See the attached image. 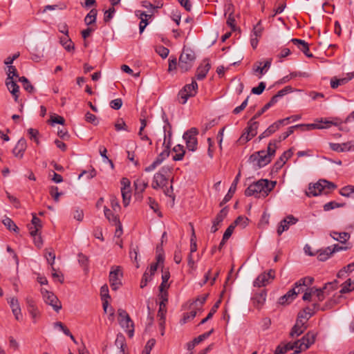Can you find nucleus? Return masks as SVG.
<instances>
[{"instance_id":"obj_1","label":"nucleus","mask_w":354,"mask_h":354,"mask_svg":"<svg viewBox=\"0 0 354 354\" xmlns=\"http://www.w3.org/2000/svg\"><path fill=\"white\" fill-rule=\"evenodd\" d=\"M275 185V181L261 179L250 185L245 190V195L247 196H254L256 198H265L274 189Z\"/></svg>"},{"instance_id":"obj_2","label":"nucleus","mask_w":354,"mask_h":354,"mask_svg":"<svg viewBox=\"0 0 354 354\" xmlns=\"http://www.w3.org/2000/svg\"><path fill=\"white\" fill-rule=\"evenodd\" d=\"M196 59L194 50L184 48L179 57L178 67L182 72H187L192 68Z\"/></svg>"},{"instance_id":"obj_3","label":"nucleus","mask_w":354,"mask_h":354,"mask_svg":"<svg viewBox=\"0 0 354 354\" xmlns=\"http://www.w3.org/2000/svg\"><path fill=\"white\" fill-rule=\"evenodd\" d=\"M171 168L169 166L162 167L160 171L153 176L151 187L154 189L163 188L167 186L168 183L167 175L170 172Z\"/></svg>"},{"instance_id":"obj_4","label":"nucleus","mask_w":354,"mask_h":354,"mask_svg":"<svg viewBox=\"0 0 354 354\" xmlns=\"http://www.w3.org/2000/svg\"><path fill=\"white\" fill-rule=\"evenodd\" d=\"M198 84L193 80L191 84H186L178 93L179 102L185 104L189 97H194L197 93Z\"/></svg>"},{"instance_id":"obj_5","label":"nucleus","mask_w":354,"mask_h":354,"mask_svg":"<svg viewBox=\"0 0 354 354\" xmlns=\"http://www.w3.org/2000/svg\"><path fill=\"white\" fill-rule=\"evenodd\" d=\"M249 160L253 164L254 168L257 169L270 163L272 158L270 157L266 151L262 150L252 154L250 156Z\"/></svg>"},{"instance_id":"obj_6","label":"nucleus","mask_w":354,"mask_h":354,"mask_svg":"<svg viewBox=\"0 0 354 354\" xmlns=\"http://www.w3.org/2000/svg\"><path fill=\"white\" fill-rule=\"evenodd\" d=\"M325 127H326L317 123L308 124H297L289 127L286 132L282 133L279 136V139L277 140V142H280L281 141L286 140L289 136L293 133L294 129L297 128H301L303 131H310L313 129H324Z\"/></svg>"},{"instance_id":"obj_7","label":"nucleus","mask_w":354,"mask_h":354,"mask_svg":"<svg viewBox=\"0 0 354 354\" xmlns=\"http://www.w3.org/2000/svg\"><path fill=\"white\" fill-rule=\"evenodd\" d=\"M198 133V131L195 127H192L184 133L183 138L189 151H195L197 149L198 141L196 136Z\"/></svg>"},{"instance_id":"obj_8","label":"nucleus","mask_w":354,"mask_h":354,"mask_svg":"<svg viewBox=\"0 0 354 354\" xmlns=\"http://www.w3.org/2000/svg\"><path fill=\"white\" fill-rule=\"evenodd\" d=\"M41 292L45 303L51 306L55 311L59 312L62 308V304L57 297L47 290L41 289Z\"/></svg>"},{"instance_id":"obj_9","label":"nucleus","mask_w":354,"mask_h":354,"mask_svg":"<svg viewBox=\"0 0 354 354\" xmlns=\"http://www.w3.org/2000/svg\"><path fill=\"white\" fill-rule=\"evenodd\" d=\"M275 277V271L270 269L268 272L259 274L253 282L254 287H263L269 284Z\"/></svg>"},{"instance_id":"obj_10","label":"nucleus","mask_w":354,"mask_h":354,"mask_svg":"<svg viewBox=\"0 0 354 354\" xmlns=\"http://www.w3.org/2000/svg\"><path fill=\"white\" fill-rule=\"evenodd\" d=\"M118 313H120L122 315H123L124 317H126V319H119L118 322L121 327L126 330L129 337H132L134 333V325L133 321L126 310L120 308L118 310Z\"/></svg>"},{"instance_id":"obj_11","label":"nucleus","mask_w":354,"mask_h":354,"mask_svg":"<svg viewBox=\"0 0 354 354\" xmlns=\"http://www.w3.org/2000/svg\"><path fill=\"white\" fill-rule=\"evenodd\" d=\"M317 334L314 331H308L304 336H303L299 342V353L301 351L307 350L311 345L315 342Z\"/></svg>"},{"instance_id":"obj_12","label":"nucleus","mask_w":354,"mask_h":354,"mask_svg":"<svg viewBox=\"0 0 354 354\" xmlns=\"http://www.w3.org/2000/svg\"><path fill=\"white\" fill-rule=\"evenodd\" d=\"M119 275L122 277V274L119 268L111 270L109 274L110 285L113 290H117L122 285L121 279Z\"/></svg>"},{"instance_id":"obj_13","label":"nucleus","mask_w":354,"mask_h":354,"mask_svg":"<svg viewBox=\"0 0 354 354\" xmlns=\"http://www.w3.org/2000/svg\"><path fill=\"white\" fill-rule=\"evenodd\" d=\"M298 221V218H295L292 215H288L285 218H283L279 223L277 228V234L278 235H281V234L289 229L290 225H294L297 223Z\"/></svg>"},{"instance_id":"obj_14","label":"nucleus","mask_w":354,"mask_h":354,"mask_svg":"<svg viewBox=\"0 0 354 354\" xmlns=\"http://www.w3.org/2000/svg\"><path fill=\"white\" fill-rule=\"evenodd\" d=\"M228 209L227 207H223L216 215L215 219L212 221V226L211 227V232L215 233L218 230V225L223 222L224 218L227 216Z\"/></svg>"},{"instance_id":"obj_15","label":"nucleus","mask_w":354,"mask_h":354,"mask_svg":"<svg viewBox=\"0 0 354 354\" xmlns=\"http://www.w3.org/2000/svg\"><path fill=\"white\" fill-rule=\"evenodd\" d=\"M308 328L305 322H301L300 320H296L293 327L291 328L289 336L291 338L297 337L301 335Z\"/></svg>"},{"instance_id":"obj_16","label":"nucleus","mask_w":354,"mask_h":354,"mask_svg":"<svg viewBox=\"0 0 354 354\" xmlns=\"http://www.w3.org/2000/svg\"><path fill=\"white\" fill-rule=\"evenodd\" d=\"M6 84L9 90V91L12 93L15 98V101L17 102L19 98V87L12 79V76L8 75L6 80Z\"/></svg>"},{"instance_id":"obj_17","label":"nucleus","mask_w":354,"mask_h":354,"mask_svg":"<svg viewBox=\"0 0 354 354\" xmlns=\"http://www.w3.org/2000/svg\"><path fill=\"white\" fill-rule=\"evenodd\" d=\"M314 281L313 277H306L300 279L298 281L295 283V286L293 288H295L296 295H297L299 292H303L304 288L310 286Z\"/></svg>"},{"instance_id":"obj_18","label":"nucleus","mask_w":354,"mask_h":354,"mask_svg":"<svg viewBox=\"0 0 354 354\" xmlns=\"http://www.w3.org/2000/svg\"><path fill=\"white\" fill-rule=\"evenodd\" d=\"M162 118L165 122V125L163 127V130L165 133L163 145H165L168 140H169V142H171L172 136L171 125L169 123L168 118L165 112H162Z\"/></svg>"},{"instance_id":"obj_19","label":"nucleus","mask_w":354,"mask_h":354,"mask_svg":"<svg viewBox=\"0 0 354 354\" xmlns=\"http://www.w3.org/2000/svg\"><path fill=\"white\" fill-rule=\"evenodd\" d=\"M241 176V173L239 172L236 176L235 177L234 181L232 182L227 194L225 196L223 201L220 203V206H223L224 204H225L227 202H228L233 196V194H234L236 189V185L239 180V178Z\"/></svg>"},{"instance_id":"obj_20","label":"nucleus","mask_w":354,"mask_h":354,"mask_svg":"<svg viewBox=\"0 0 354 354\" xmlns=\"http://www.w3.org/2000/svg\"><path fill=\"white\" fill-rule=\"evenodd\" d=\"M291 42H292L295 46H297V48L302 51L306 56L308 57H313V54L310 53L309 50V46L307 42H306L304 40L299 39H292L290 40Z\"/></svg>"},{"instance_id":"obj_21","label":"nucleus","mask_w":354,"mask_h":354,"mask_svg":"<svg viewBox=\"0 0 354 354\" xmlns=\"http://www.w3.org/2000/svg\"><path fill=\"white\" fill-rule=\"evenodd\" d=\"M210 64L207 61L204 60L203 62L198 67L196 73V77L198 80H203L210 69Z\"/></svg>"},{"instance_id":"obj_22","label":"nucleus","mask_w":354,"mask_h":354,"mask_svg":"<svg viewBox=\"0 0 354 354\" xmlns=\"http://www.w3.org/2000/svg\"><path fill=\"white\" fill-rule=\"evenodd\" d=\"M8 304L12 309V313L17 320H20L22 317L21 308L18 299L15 297L10 298Z\"/></svg>"},{"instance_id":"obj_23","label":"nucleus","mask_w":354,"mask_h":354,"mask_svg":"<svg viewBox=\"0 0 354 354\" xmlns=\"http://www.w3.org/2000/svg\"><path fill=\"white\" fill-rule=\"evenodd\" d=\"M322 194H324V188L323 184L320 183V180L313 185H309L308 192H306L308 196H316Z\"/></svg>"},{"instance_id":"obj_24","label":"nucleus","mask_w":354,"mask_h":354,"mask_svg":"<svg viewBox=\"0 0 354 354\" xmlns=\"http://www.w3.org/2000/svg\"><path fill=\"white\" fill-rule=\"evenodd\" d=\"M26 147L27 145L26 140L23 138L19 139L13 149V154L16 157L21 158L24 156V151H26Z\"/></svg>"},{"instance_id":"obj_25","label":"nucleus","mask_w":354,"mask_h":354,"mask_svg":"<svg viewBox=\"0 0 354 354\" xmlns=\"http://www.w3.org/2000/svg\"><path fill=\"white\" fill-rule=\"evenodd\" d=\"M104 216L106 218L109 220V222L112 223L113 225H118V229L116 230V233H118L119 231L120 234L122 233V226L120 223L118 217L113 214L111 209L109 208L104 207Z\"/></svg>"},{"instance_id":"obj_26","label":"nucleus","mask_w":354,"mask_h":354,"mask_svg":"<svg viewBox=\"0 0 354 354\" xmlns=\"http://www.w3.org/2000/svg\"><path fill=\"white\" fill-rule=\"evenodd\" d=\"M267 292L266 290H262L261 292L256 293L252 297V301L254 306L257 308H261L265 303L266 299Z\"/></svg>"},{"instance_id":"obj_27","label":"nucleus","mask_w":354,"mask_h":354,"mask_svg":"<svg viewBox=\"0 0 354 354\" xmlns=\"http://www.w3.org/2000/svg\"><path fill=\"white\" fill-rule=\"evenodd\" d=\"M32 226L30 227V234L35 237L37 236L38 231L41 228V220L37 217L36 214L32 213Z\"/></svg>"},{"instance_id":"obj_28","label":"nucleus","mask_w":354,"mask_h":354,"mask_svg":"<svg viewBox=\"0 0 354 354\" xmlns=\"http://www.w3.org/2000/svg\"><path fill=\"white\" fill-rule=\"evenodd\" d=\"M337 281L335 280L333 282L328 283L325 284V286L322 288H319V291L317 292L315 297L317 298V301H322L324 299V290L326 289L330 288V290H334L336 288Z\"/></svg>"},{"instance_id":"obj_29","label":"nucleus","mask_w":354,"mask_h":354,"mask_svg":"<svg viewBox=\"0 0 354 354\" xmlns=\"http://www.w3.org/2000/svg\"><path fill=\"white\" fill-rule=\"evenodd\" d=\"M293 151L292 149H288L284 151L279 157V160L275 162L274 167L277 169H281L286 162L292 156Z\"/></svg>"},{"instance_id":"obj_30","label":"nucleus","mask_w":354,"mask_h":354,"mask_svg":"<svg viewBox=\"0 0 354 354\" xmlns=\"http://www.w3.org/2000/svg\"><path fill=\"white\" fill-rule=\"evenodd\" d=\"M134 186L136 188V196L140 195V197H142V193L148 186V182L140 178L134 181Z\"/></svg>"},{"instance_id":"obj_31","label":"nucleus","mask_w":354,"mask_h":354,"mask_svg":"<svg viewBox=\"0 0 354 354\" xmlns=\"http://www.w3.org/2000/svg\"><path fill=\"white\" fill-rule=\"evenodd\" d=\"M295 296H297L295 288H292L288 291L286 294L280 297L279 303L282 305L289 304L295 299Z\"/></svg>"},{"instance_id":"obj_32","label":"nucleus","mask_w":354,"mask_h":354,"mask_svg":"<svg viewBox=\"0 0 354 354\" xmlns=\"http://www.w3.org/2000/svg\"><path fill=\"white\" fill-rule=\"evenodd\" d=\"M173 151L176 153V155L173 156V160L174 161H179L183 159L185 154V149L183 145H176L173 148Z\"/></svg>"},{"instance_id":"obj_33","label":"nucleus","mask_w":354,"mask_h":354,"mask_svg":"<svg viewBox=\"0 0 354 354\" xmlns=\"http://www.w3.org/2000/svg\"><path fill=\"white\" fill-rule=\"evenodd\" d=\"M259 127V122H256L253 120H250L248 122V126L245 128V131L248 133H250V136L254 138L257 133V129Z\"/></svg>"},{"instance_id":"obj_34","label":"nucleus","mask_w":354,"mask_h":354,"mask_svg":"<svg viewBox=\"0 0 354 354\" xmlns=\"http://www.w3.org/2000/svg\"><path fill=\"white\" fill-rule=\"evenodd\" d=\"M333 254L331 248L328 247L318 251L317 259L321 261H326Z\"/></svg>"},{"instance_id":"obj_35","label":"nucleus","mask_w":354,"mask_h":354,"mask_svg":"<svg viewBox=\"0 0 354 354\" xmlns=\"http://www.w3.org/2000/svg\"><path fill=\"white\" fill-rule=\"evenodd\" d=\"M277 125L275 124L274 122L270 126H269L259 136V139L261 140L263 138L269 137L272 134H273L274 132H276L278 130Z\"/></svg>"},{"instance_id":"obj_36","label":"nucleus","mask_w":354,"mask_h":354,"mask_svg":"<svg viewBox=\"0 0 354 354\" xmlns=\"http://www.w3.org/2000/svg\"><path fill=\"white\" fill-rule=\"evenodd\" d=\"M331 236L335 240H337V241L344 243L350 238V234L348 233H347V232H334L331 234Z\"/></svg>"},{"instance_id":"obj_37","label":"nucleus","mask_w":354,"mask_h":354,"mask_svg":"<svg viewBox=\"0 0 354 354\" xmlns=\"http://www.w3.org/2000/svg\"><path fill=\"white\" fill-rule=\"evenodd\" d=\"M330 148L335 151L344 152L348 151V142L344 143H330Z\"/></svg>"},{"instance_id":"obj_38","label":"nucleus","mask_w":354,"mask_h":354,"mask_svg":"<svg viewBox=\"0 0 354 354\" xmlns=\"http://www.w3.org/2000/svg\"><path fill=\"white\" fill-rule=\"evenodd\" d=\"M354 77V75L349 77L348 78H341V79H332L330 80V86L333 88H337L339 85H343L346 84L349 80H351Z\"/></svg>"},{"instance_id":"obj_39","label":"nucleus","mask_w":354,"mask_h":354,"mask_svg":"<svg viewBox=\"0 0 354 354\" xmlns=\"http://www.w3.org/2000/svg\"><path fill=\"white\" fill-rule=\"evenodd\" d=\"M320 183L323 184L324 194H328L330 191L336 189L337 185L332 182L326 180H320Z\"/></svg>"},{"instance_id":"obj_40","label":"nucleus","mask_w":354,"mask_h":354,"mask_svg":"<svg viewBox=\"0 0 354 354\" xmlns=\"http://www.w3.org/2000/svg\"><path fill=\"white\" fill-rule=\"evenodd\" d=\"M165 145V148L164 149V150L156 158V160H160V164L165 158H167L169 156L170 153L169 149L171 146V142H169V140H168Z\"/></svg>"},{"instance_id":"obj_41","label":"nucleus","mask_w":354,"mask_h":354,"mask_svg":"<svg viewBox=\"0 0 354 354\" xmlns=\"http://www.w3.org/2000/svg\"><path fill=\"white\" fill-rule=\"evenodd\" d=\"M354 290V280L347 279L344 283L340 290V293L344 294Z\"/></svg>"},{"instance_id":"obj_42","label":"nucleus","mask_w":354,"mask_h":354,"mask_svg":"<svg viewBox=\"0 0 354 354\" xmlns=\"http://www.w3.org/2000/svg\"><path fill=\"white\" fill-rule=\"evenodd\" d=\"M97 17V10L95 9H92L90 12L86 15L84 18V22L86 25H91L95 22Z\"/></svg>"},{"instance_id":"obj_43","label":"nucleus","mask_w":354,"mask_h":354,"mask_svg":"<svg viewBox=\"0 0 354 354\" xmlns=\"http://www.w3.org/2000/svg\"><path fill=\"white\" fill-rule=\"evenodd\" d=\"M3 223L10 231H14L15 232L19 231V227L15 225L13 221L8 217H6L3 220Z\"/></svg>"},{"instance_id":"obj_44","label":"nucleus","mask_w":354,"mask_h":354,"mask_svg":"<svg viewBox=\"0 0 354 354\" xmlns=\"http://www.w3.org/2000/svg\"><path fill=\"white\" fill-rule=\"evenodd\" d=\"M261 62L259 63V66H258L254 70L255 72H259L260 73V77L263 75L270 67L271 66V60H266L263 66H261Z\"/></svg>"},{"instance_id":"obj_45","label":"nucleus","mask_w":354,"mask_h":354,"mask_svg":"<svg viewBox=\"0 0 354 354\" xmlns=\"http://www.w3.org/2000/svg\"><path fill=\"white\" fill-rule=\"evenodd\" d=\"M121 194L122 196V203L124 207L129 205L131 201V192L130 190H127L125 187L121 188Z\"/></svg>"},{"instance_id":"obj_46","label":"nucleus","mask_w":354,"mask_h":354,"mask_svg":"<svg viewBox=\"0 0 354 354\" xmlns=\"http://www.w3.org/2000/svg\"><path fill=\"white\" fill-rule=\"evenodd\" d=\"M19 81L22 83L24 88L29 93H32L34 87L26 77H19Z\"/></svg>"},{"instance_id":"obj_47","label":"nucleus","mask_w":354,"mask_h":354,"mask_svg":"<svg viewBox=\"0 0 354 354\" xmlns=\"http://www.w3.org/2000/svg\"><path fill=\"white\" fill-rule=\"evenodd\" d=\"M61 43L67 51H71L75 48L73 41L71 39L68 38V36L64 38H61Z\"/></svg>"},{"instance_id":"obj_48","label":"nucleus","mask_w":354,"mask_h":354,"mask_svg":"<svg viewBox=\"0 0 354 354\" xmlns=\"http://www.w3.org/2000/svg\"><path fill=\"white\" fill-rule=\"evenodd\" d=\"M277 140H273L268 144L266 153L270 156V158L274 156L275 154L276 149L277 148Z\"/></svg>"},{"instance_id":"obj_49","label":"nucleus","mask_w":354,"mask_h":354,"mask_svg":"<svg viewBox=\"0 0 354 354\" xmlns=\"http://www.w3.org/2000/svg\"><path fill=\"white\" fill-rule=\"evenodd\" d=\"M213 332L214 329H211L209 331L200 335L197 337L194 338L193 340L194 341V343L196 344V345H198V344L208 338Z\"/></svg>"},{"instance_id":"obj_50","label":"nucleus","mask_w":354,"mask_h":354,"mask_svg":"<svg viewBox=\"0 0 354 354\" xmlns=\"http://www.w3.org/2000/svg\"><path fill=\"white\" fill-rule=\"evenodd\" d=\"M353 193H354V187L353 186H346L339 191V194L346 197H350Z\"/></svg>"},{"instance_id":"obj_51","label":"nucleus","mask_w":354,"mask_h":354,"mask_svg":"<svg viewBox=\"0 0 354 354\" xmlns=\"http://www.w3.org/2000/svg\"><path fill=\"white\" fill-rule=\"evenodd\" d=\"M115 128L117 131H120L121 130L129 131L126 123L122 118H119L116 121L115 123Z\"/></svg>"},{"instance_id":"obj_52","label":"nucleus","mask_w":354,"mask_h":354,"mask_svg":"<svg viewBox=\"0 0 354 354\" xmlns=\"http://www.w3.org/2000/svg\"><path fill=\"white\" fill-rule=\"evenodd\" d=\"M263 27L261 25V22H258L253 28L252 34L254 37H261L263 32Z\"/></svg>"},{"instance_id":"obj_53","label":"nucleus","mask_w":354,"mask_h":354,"mask_svg":"<svg viewBox=\"0 0 354 354\" xmlns=\"http://www.w3.org/2000/svg\"><path fill=\"white\" fill-rule=\"evenodd\" d=\"M50 194L53 198V199L55 202H58L59 198L62 194V193L58 192L57 187L52 186L50 188Z\"/></svg>"},{"instance_id":"obj_54","label":"nucleus","mask_w":354,"mask_h":354,"mask_svg":"<svg viewBox=\"0 0 354 354\" xmlns=\"http://www.w3.org/2000/svg\"><path fill=\"white\" fill-rule=\"evenodd\" d=\"M192 237L190 239L191 245H190V253L189 254H192L193 252H195L197 250V245H196V235H195L194 227L192 225Z\"/></svg>"},{"instance_id":"obj_55","label":"nucleus","mask_w":354,"mask_h":354,"mask_svg":"<svg viewBox=\"0 0 354 354\" xmlns=\"http://www.w3.org/2000/svg\"><path fill=\"white\" fill-rule=\"evenodd\" d=\"M45 257H46L48 263L49 264H50L51 266H53V265L55 263V252L52 250H46V253H45Z\"/></svg>"},{"instance_id":"obj_56","label":"nucleus","mask_w":354,"mask_h":354,"mask_svg":"<svg viewBox=\"0 0 354 354\" xmlns=\"http://www.w3.org/2000/svg\"><path fill=\"white\" fill-rule=\"evenodd\" d=\"M319 304L317 303H314L312 304V306L306 307L304 310H306V315L308 316L309 318H310L315 313L316 310L319 309Z\"/></svg>"},{"instance_id":"obj_57","label":"nucleus","mask_w":354,"mask_h":354,"mask_svg":"<svg viewBox=\"0 0 354 354\" xmlns=\"http://www.w3.org/2000/svg\"><path fill=\"white\" fill-rule=\"evenodd\" d=\"M85 120L86 122H90L94 125H97L99 123V121H98L97 117L94 114H93L90 112H87L86 113Z\"/></svg>"},{"instance_id":"obj_58","label":"nucleus","mask_w":354,"mask_h":354,"mask_svg":"<svg viewBox=\"0 0 354 354\" xmlns=\"http://www.w3.org/2000/svg\"><path fill=\"white\" fill-rule=\"evenodd\" d=\"M343 205H344L343 204L337 203L335 201H330L329 203H326L324 205V209L325 211H329V210L333 209L336 207H342Z\"/></svg>"},{"instance_id":"obj_59","label":"nucleus","mask_w":354,"mask_h":354,"mask_svg":"<svg viewBox=\"0 0 354 354\" xmlns=\"http://www.w3.org/2000/svg\"><path fill=\"white\" fill-rule=\"evenodd\" d=\"M151 280V276L149 274L147 270L145 271L140 281V288H145L147 285V283Z\"/></svg>"},{"instance_id":"obj_60","label":"nucleus","mask_w":354,"mask_h":354,"mask_svg":"<svg viewBox=\"0 0 354 354\" xmlns=\"http://www.w3.org/2000/svg\"><path fill=\"white\" fill-rule=\"evenodd\" d=\"M250 133H248L246 131H245L238 140L239 144L244 145L250 141L252 138V137H250Z\"/></svg>"},{"instance_id":"obj_61","label":"nucleus","mask_w":354,"mask_h":354,"mask_svg":"<svg viewBox=\"0 0 354 354\" xmlns=\"http://www.w3.org/2000/svg\"><path fill=\"white\" fill-rule=\"evenodd\" d=\"M266 88V83L263 82H261L259 84L258 86L253 87L252 88V93L256 95H260L261 94L264 89Z\"/></svg>"},{"instance_id":"obj_62","label":"nucleus","mask_w":354,"mask_h":354,"mask_svg":"<svg viewBox=\"0 0 354 354\" xmlns=\"http://www.w3.org/2000/svg\"><path fill=\"white\" fill-rule=\"evenodd\" d=\"M100 296L102 299H108L110 298V295L109 294V288L106 284H104L101 287Z\"/></svg>"},{"instance_id":"obj_63","label":"nucleus","mask_w":354,"mask_h":354,"mask_svg":"<svg viewBox=\"0 0 354 354\" xmlns=\"http://www.w3.org/2000/svg\"><path fill=\"white\" fill-rule=\"evenodd\" d=\"M122 105V100L121 98H117L110 102V106L115 110H118Z\"/></svg>"},{"instance_id":"obj_64","label":"nucleus","mask_w":354,"mask_h":354,"mask_svg":"<svg viewBox=\"0 0 354 354\" xmlns=\"http://www.w3.org/2000/svg\"><path fill=\"white\" fill-rule=\"evenodd\" d=\"M248 221V219L247 218L240 216L234 221L232 224H234V226L241 225L242 227H245L247 225Z\"/></svg>"}]
</instances>
